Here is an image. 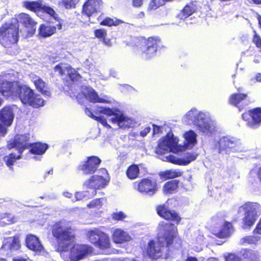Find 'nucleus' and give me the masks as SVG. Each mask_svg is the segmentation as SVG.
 Listing matches in <instances>:
<instances>
[{"instance_id": "obj_1", "label": "nucleus", "mask_w": 261, "mask_h": 261, "mask_svg": "<svg viewBox=\"0 0 261 261\" xmlns=\"http://www.w3.org/2000/svg\"><path fill=\"white\" fill-rule=\"evenodd\" d=\"M176 228L173 224L164 221L160 222L157 240L149 241L144 251V254L153 259L161 257L167 258L170 246L176 237Z\"/></svg>"}, {"instance_id": "obj_2", "label": "nucleus", "mask_w": 261, "mask_h": 261, "mask_svg": "<svg viewBox=\"0 0 261 261\" xmlns=\"http://www.w3.org/2000/svg\"><path fill=\"white\" fill-rule=\"evenodd\" d=\"M0 92L2 94L12 99L19 98L25 105L33 108H39L44 105L41 96L34 93L33 90L18 82H11L6 76H0Z\"/></svg>"}, {"instance_id": "obj_3", "label": "nucleus", "mask_w": 261, "mask_h": 261, "mask_svg": "<svg viewBox=\"0 0 261 261\" xmlns=\"http://www.w3.org/2000/svg\"><path fill=\"white\" fill-rule=\"evenodd\" d=\"M52 234L57 240L59 251L67 250L72 246L74 236L70 222L62 220L56 222L52 227Z\"/></svg>"}, {"instance_id": "obj_4", "label": "nucleus", "mask_w": 261, "mask_h": 261, "mask_svg": "<svg viewBox=\"0 0 261 261\" xmlns=\"http://www.w3.org/2000/svg\"><path fill=\"white\" fill-rule=\"evenodd\" d=\"M96 114H103L108 116H112L110 122L116 125L118 128H128L133 127L135 122L134 119L121 113L117 109H111L107 107H99L95 110Z\"/></svg>"}, {"instance_id": "obj_5", "label": "nucleus", "mask_w": 261, "mask_h": 261, "mask_svg": "<svg viewBox=\"0 0 261 261\" xmlns=\"http://www.w3.org/2000/svg\"><path fill=\"white\" fill-rule=\"evenodd\" d=\"M260 206L257 203L246 202L239 208V213H244L242 227L250 229L255 223L260 214Z\"/></svg>"}, {"instance_id": "obj_6", "label": "nucleus", "mask_w": 261, "mask_h": 261, "mask_svg": "<svg viewBox=\"0 0 261 261\" xmlns=\"http://www.w3.org/2000/svg\"><path fill=\"white\" fill-rule=\"evenodd\" d=\"M19 25L16 20H12L0 28L1 42L5 47H10L18 39Z\"/></svg>"}, {"instance_id": "obj_7", "label": "nucleus", "mask_w": 261, "mask_h": 261, "mask_svg": "<svg viewBox=\"0 0 261 261\" xmlns=\"http://www.w3.org/2000/svg\"><path fill=\"white\" fill-rule=\"evenodd\" d=\"M93 248L88 245L75 244L67 250H61V256L65 261H79L92 253Z\"/></svg>"}, {"instance_id": "obj_8", "label": "nucleus", "mask_w": 261, "mask_h": 261, "mask_svg": "<svg viewBox=\"0 0 261 261\" xmlns=\"http://www.w3.org/2000/svg\"><path fill=\"white\" fill-rule=\"evenodd\" d=\"M214 149L219 153L223 151L227 153L232 152H242L245 148L241 140L231 136H223L219 141L215 143Z\"/></svg>"}, {"instance_id": "obj_9", "label": "nucleus", "mask_w": 261, "mask_h": 261, "mask_svg": "<svg viewBox=\"0 0 261 261\" xmlns=\"http://www.w3.org/2000/svg\"><path fill=\"white\" fill-rule=\"evenodd\" d=\"M84 96L86 99L91 102L93 103H112L113 99L110 98L107 95H103L99 97L96 92L91 87L87 86H83L81 88V93H79L76 95V98L79 103H82V100Z\"/></svg>"}, {"instance_id": "obj_10", "label": "nucleus", "mask_w": 261, "mask_h": 261, "mask_svg": "<svg viewBox=\"0 0 261 261\" xmlns=\"http://www.w3.org/2000/svg\"><path fill=\"white\" fill-rule=\"evenodd\" d=\"M178 139L174 137L172 133H168L159 141L155 152L158 154H165L167 151L178 152Z\"/></svg>"}, {"instance_id": "obj_11", "label": "nucleus", "mask_w": 261, "mask_h": 261, "mask_svg": "<svg viewBox=\"0 0 261 261\" xmlns=\"http://www.w3.org/2000/svg\"><path fill=\"white\" fill-rule=\"evenodd\" d=\"M160 42L159 37H151L145 40L141 46L142 58L148 59L153 57Z\"/></svg>"}, {"instance_id": "obj_12", "label": "nucleus", "mask_w": 261, "mask_h": 261, "mask_svg": "<svg viewBox=\"0 0 261 261\" xmlns=\"http://www.w3.org/2000/svg\"><path fill=\"white\" fill-rule=\"evenodd\" d=\"M206 112H202L196 108H192L183 116L182 120L186 124L194 125L197 127L202 120L206 118Z\"/></svg>"}, {"instance_id": "obj_13", "label": "nucleus", "mask_w": 261, "mask_h": 261, "mask_svg": "<svg viewBox=\"0 0 261 261\" xmlns=\"http://www.w3.org/2000/svg\"><path fill=\"white\" fill-rule=\"evenodd\" d=\"M14 114L12 108L10 106L4 107L0 111V136L4 137L7 132V127L10 126L13 121Z\"/></svg>"}, {"instance_id": "obj_14", "label": "nucleus", "mask_w": 261, "mask_h": 261, "mask_svg": "<svg viewBox=\"0 0 261 261\" xmlns=\"http://www.w3.org/2000/svg\"><path fill=\"white\" fill-rule=\"evenodd\" d=\"M247 125L251 128L256 129L261 125V108H256L244 113L242 115Z\"/></svg>"}, {"instance_id": "obj_15", "label": "nucleus", "mask_w": 261, "mask_h": 261, "mask_svg": "<svg viewBox=\"0 0 261 261\" xmlns=\"http://www.w3.org/2000/svg\"><path fill=\"white\" fill-rule=\"evenodd\" d=\"M100 162L101 160L98 157L90 156L87 158L86 161L80 163L78 169L82 171L84 175L92 174L96 171Z\"/></svg>"}, {"instance_id": "obj_16", "label": "nucleus", "mask_w": 261, "mask_h": 261, "mask_svg": "<svg viewBox=\"0 0 261 261\" xmlns=\"http://www.w3.org/2000/svg\"><path fill=\"white\" fill-rule=\"evenodd\" d=\"M197 128L200 132L207 137H212L217 132V123L211 119L209 113L206 115V118L202 120Z\"/></svg>"}, {"instance_id": "obj_17", "label": "nucleus", "mask_w": 261, "mask_h": 261, "mask_svg": "<svg viewBox=\"0 0 261 261\" xmlns=\"http://www.w3.org/2000/svg\"><path fill=\"white\" fill-rule=\"evenodd\" d=\"M24 6L27 9L35 12L40 11L45 12L53 17L55 20L59 21V17L58 14L52 8L49 6L42 5L39 3L36 2H25L24 3Z\"/></svg>"}, {"instance_id": "obj_18", "label": "nucleus", "mask_w": 261, "mask_h": 261, "mask_svg": "<svg viewBox=\"0 0 261 261\" xmlns=\"http://www.w3.org/2000/svg\"><path fill=\"white\" fill-rule=\"evenodd\" d=\"M135 187L139 192L149 195H153L157 191L156 182L148 178L142 179L135 184Z\"/></svg>"}, {"instance_id": "obj_19", "label": "nucleus", "mask_w": 261, "mask_h": 261, "mask_svg": "<svg viewBox=\"0 0 261 261\" xmlns=\"http://www.w3.org/2000/svg\"><path fill=\"white\" fill-rule=\"evenodd\" d=\"M54 70L61 75H68L72 81H79L82 77L75 69L68 64L60 63L55 67Z\"/></svg>"}, {"instance_id": "obj_20", "label": "nucleus", "mask_w": 261, "mask_h": 261, "mask_svg": "<svg viewBox=\"0 0 261 261\" xmlns=\"http://www.w3.org/2000/svg\"><path fill=\"white\" fill-rule=\"evenodd\" d=\"M109 180L103 176L98 175H93L86 180L83 186L86 188L92 189V190L104 188L108 184Z\"/></svg>"}, {"instance_id": "obj_21", "label": "nucleus", "mask_w": 261, "mask_h": 261, "mask_svg": "<svg viewBox=\"0 0 261 261\" xmlns=\"http://www.w3.org/2000/svg\"><path fill=\"white\" fill-rule=\"evenodd\" d=\"M197 155L194 153H187L185 157L178 158L173 155L168 154L163 156L161 159L163 161H167L179 165H186L196 159Z\"/></svg>"}, {"instance_id": "obj_22", "label": "nucleus", "mask_w": 261, "mask_h": 261, "mask_svg": "<svg viewBox=\"0 0 261 261\" xmlns=\"http://www.w3.org/2000/svg\"><path fill=\"white\" fill-rule=\"evenodd\" d=\"M29 135H17L13 142V144L9 145V148L14 147L18 150V152L21 154L23 150L28 148L31 144L29 142Z\"/></svg>"}, {"instance_id": "obj_23", "label": "nucleus", "mask_w": 261, "mask_h": 261, "mask_svg": "<svg viewBox=\"0 0 261 261\" xmlns=\"http://www.w3.org/2000/svg\"><path fill=\"white\" fill-rule=\"evenodd\" d=\"M102 6L100 0H88L84 5L83 12L88 16L100 11Z\"/></svg>"}, {"instance_id": "obj_24", "label": "nucleus", "mask_w": 261, "mask_h": 261, "mask_svg": "<svg viewBox=\"0 0 261 261\" xmlns=\"http://www.w3.org/2000/svg\"><path fill=\"white\" fill-rule=\"evenodd\" d=\"M16 20L17 23L20 22L23 24L27 28H29V32L31 34H34L36 30V22L28 14L26 13H21L17 16Z\"/></svg>"}, {"instance_id": "obj_25", "label": "nucleus", "mask_w": 261, "mask_h": 261, "mask_svg": "<svg viewBox=\"0 0 261 261\" xmlns=\"http://www.w3.org/2000/svg\"><path fill=\"white\" fill-rule=\"evenodd\" d=\"M27 246L37 253H44V248L41 244L39 239L35 236L28 235L25 240Z\"/></svg>"}, {"instance_id": "obj_26", "label": "nucleus", "mask_w": 261, "mask_h": 261, "mask_svg": "<svg viewBox=\"0 0 261 261\" xmlns=\"http://www.w3.org/2000/svg\"><path fill=\"white\" fill-rule=\"evenodd\" d=\"M156 211L159 215L166 220L178 222L180 218L174 211L168 209L164 205L158 206Z\"/></svg>"}, {"instance_id": "obj_27", "label": "nucleus", "mask_w": 261, "mask_h": 261, "mask_svg": "<svg viewBox=\"0 0 261 261\" xmlns=\"http://www.w3.org/2000/svg\"><path fill=\"white\" fill-rule=\"evenodd\" d=\"M112 238L115 243L119 244L129 241L131 239L129 234L121 228L115 229L113 230Z\"/></svg>"}, {"instance_id": "obj_28", "label": "nucleus", "mask_w": 261, "mask_h": 261, "mask_svg": "<svg viewBox=\"0 0 261 261\" xmlns=\"http://www.w3.org/2000/svg\"><path fill=\"white\" fill-rule=\"evenodd\" d=\"M20 244L17 237H9L4 239L2 248L6 250L16 251L20 248Z\"/></svg>"}, {"instance_id": "obj_29", "label": "nucleus", "mask_w": 261, "mask_h": 261, "mask_svg": "<svg viewBox=\"0 0 261 261\" xmlns=\"http://www.w3.org/2000/svg\"><path fill=\"white\" fill-rule=\"evenodd\" d=\"M97 242L95 245V247L100 250H107L111 247V242L110 237L108 234L102 232V234L98 238Z\"/></svg>"}, {"instance_id": "obj_30", "label": "nucleus", "mask_w": 261, "mask_h": 261, "mask_svg": "<svg viewBox=\"0 0 261 261\" xmlns=\"http://www.w3.org/2000/svg\"><path fill=\"white\" fill-rule=\"evenodd\" d=\"M31 80L39 91L46 96H50V92L47 90L45 83L37 75H33Z\"/></svg>"}, {"instance_id": "obj_31", "label": "nucleus", "mask_w": 261, "mask_h": 261, "mask_svg": "<svg viewBox=\"0 0 261 261\" xmlns=\"http://www.w3.org/2000/svg\"><path fill=\"white\" fill-rule=\"evenodd\" d=\"M238 92H240L241 90L240 88L238 89ZM247 94L243 93H233L230 95L229 98V102L236 107L239 108L240 111L242 108L239 106L241 102L243 101L246 97Z\"/></svg>"}, {"instance_id": "obj_32", "label": "nucleus", "mask_w": 261, "mask_h": 261, "mask_svg": "<svg viewBox=\"0 0 261 261\" xmlns=\"http://www.w3.org/2000/svg\"><path fill=\"white\" fill-rule=\"evenodd\" d=\"M233 229L232 224L229 222H225L222 227L218 231H216V235L220 238H224L229 236Z\"/></svg>"}, {"instance_id": "obj_33", "label": "nucleus", "mask_w": 261, "mask_h": 261, "mask_svg": "<svg viewBox=\"0 0 261 261\" xmlns=\"http://www.w3.org/2000/svg\"><path fill=\"white\" fill-rule=\"evenodd\" d=\"M103 231L100 230L98 228H94L92 229H89L87 231L86 238L87 240L94 246L97 242L98 238L102 234Z\"/></svg>"}, {"instance_id": "obj_34", "label": "nucleus", "mask_w": 261, "mask_h": 261, "mask_svg": "<svg viewBox=\"0 0 261 261\" xmlns=\"http://www.w3.org/2000/svg\"><path fill=\"white\" fill-rule=\"evenodd\" d=\"M243 257L249 261H260V255L255 250L245 249L242 252Z\"/></svg>"}, {"instance_id": "obj_35", "label": "nucleus", "mask_w": 261, "mask_h": 261, "mask_svg": "<svg viewBox=\"0 0 261 261\" xmlns=\"http://www.w3.org/2000/svg\"><path fill=\"white\" fill-rule=\"evenodd\" d=\"M96 194L95 190H92L91 192L89 191L77 192L75 193L74 197L71 199L72 201L82 200L85 199H89L93 197Z\"/></svg>"}, {"instance_id": "obj_36", "label": "nucleus", "mask_w": 261, "mask_h": 261, "mask_svg": "<svg viewBox=\"0 0 261 261\" xmlns=\"http://www.w3.org/2000/svg\"><path fill=\"white\" fill-rule=\"evenodd\" d=\"M47 148L48 145L46 144L35 143L31 145V148L29 151L33 154L42 155L45 152Z\"/></svg>"}, {"instance_id": "obj_37", "label": "nucleus", "mask_w": 261, "mask_h": 261, "mask_svg": "<svg viewBox=\"0 0 261 261\" xmlns=\"http://www.w3.org/2000/svg\"><path fill=\"white\" fill-rule=\"evenodd\" d=\"M197 134L193 130H190L184 134V138L187 145L192 147L197 143Z\"/></svg>"}, {"instance_id": "obj_38", "label": "nucleus", "mask_w": 261, "mask_h": 261, "mask_svg": "<svg viewBox=\"0 0 261 261\" xmlns=\"http://www.w3.org/2000/svg\"><path fill=\"white\" fill-rule=\"evenodd\" d=\"M195 11V8L193 4L187 5L182 11L178 14V17L184 19L191 15Z\"/></svg>"}, {"instance_id": "obj_39", "label": "nucleus", "mask_w": 261, "mask_h": 261, "mask_svg": "<svg viewBox=\"0 0 261 261\" xmlns=\"http://www.w3.org/2000/svg\"><path fill=\"white\" fill-rule=\"evenodd\" d=\"M105 198L95 199L87 204V207L93 210L94 211H99L106 202Z\"/></svg>"}, {"instance_id": "obj_40", "label": "nucleus", "mask_w": 261, "mask_h": 261, "mask_svg": "<svg viewBox=\"0 0 261 261\" xmlns=\"http://www.w3.org/2000/svg\"><path fill=\"white\" fill-rule=\"evenodd\" d=\"M56 30L55 27L42 24L39 28V34L42 37H46L52 35Z\"/></svg>"}, {"instance_id": "obj_41", "label": "nucleus", "mask_w": 261, "mask_h": 261, "mask_svg": "<svg viewBox=\"0 0 261 261\" xmlns=\"http://www.w3.org/2000/svg\"><path fill=\"white\" fill-rule=\"evenodd\" d=\"M178 181L173 180L166 182L163 187V191L166 194H171L176 191L178 188Z\"/></svg>"}, {"instance_id": "obj_42", "label": "nucleus", "mask_w": 261, "mask_h": 261, "mask_svg": "<svg viewBox=\"0 0 261 261\" xmlns=\"http://www.w3.org/2000/svg\"><path fill=\"white\" fill-rule=\"evenodd\" d=\"M22 158L21 154H16L14 153H10L4 158V161L7 166L10 169H13L12 166L17 160H19Z\"/></svg>"}, {"instance_id": "obj_43", "label": "nucleus", "mask_w": 261, "mask_h": 261, "mask_svg": "<svg viewBox=\"0 0 261 261\" xmlns=\"http://www.w3.org/2000/svg\"><path fill=\"white\" fill-rule=\"evenodd\" d=\"M85 113L87 116L99 122L104 126L108 128H111V126L107 123L106 119L103 116H97L94 115L91 111L88 108H86L85 109Z\"/></svg>"}, {"instance_id": "obj_44", "label": "nucleus", "mask_w": 261, "mask_h": 261, "mask_svg": "<svg viewBox=\"0 0 261 261\" xmlns=\"http://www.w3.org/2000/svg\"><path fill=\"white\" fill-rule=\"evenodd\" d=\"M261 238L258 236H249L243 238L241 242L243 245H257L260 241Z\"/></svg>"}, {"instance_id": "obj_45", "label": "nucleus", "mask_w": 261, "mask_h": 261, "mask_svg": "<svg viewBox=\"0 0 261 261\" xmlns=\"http://www.w3.org/2000/svg\"><path fill=\"white\" fill-rule=\"evenodd\" d=\"M14 217L11 214L2 213L0 214V225L4 226L14 222Z\"/></svg>"}, {"instance_id": "obj_46", "label": "nucleus", "mask_w": 261, "mask_h": 261, "mask_svg": "<svg viewBox=\"0 0 261 261\" xmlns=\"http://www.w3.org/2000/svg\"><path fill=\"white\" fill-rule=\"evenodd\" d=\"M139 174V169L137 165H132L128 167L126 171L127 177L131 179L137 178Z\"/></svg>"}, {"instance_id": "obj_47", "label": "nucleus", "mask_w": 261, "mask_h": 261, "mask_svg": "<svg viewBox=\"0 0 261 261\" xmlns=\"http://www.w3.org/2000/svg\"><path fill=\"white\" fill-rule=\"evenodd\" d=\"M182 172L179 170H167L162 173V176L167 178H173L181 176Z\"/></svg>"}, {"instance_id": "obj_48", "label": "nucleus", "mask_w": 261, "mask_h": 261, "mask_svg": "<svg viewBox=\"0 0 261 261\" xmlns=\"http://www.w3.org/2000/svg\"><path fill=\"white\" fill-rule=\"evenodd\" d=\"M120 20L116 18L114 19L110 18H107L101 22V24L103 25H108L111 27L112 25H117L120 23Z\"/></svg>"}, {"instance_id": "obj_49", "label": "nucleus", "mask_w": 261, "mask_h": 261, "mask_svg": "<svg viewBox=\"0 0 261 261\" xmlns=\"http://www.w3.org/2000/svg\"><path fill=\"white\" fill-rule=\"evenodd\" d=\"M254 35L252 39V42L255 44L256 46L259 49L261 53V37L257 34L256 31H253Z\"/></svg>"}, {"instance_id": "obj_50", "label": "nucleus", "mask_w": 261, "mask_h": 261, "mask_svg": "<svg viewBox=\"0 0 261 261\" xmlns=\"http://www.w3.org/2000/svg\"><path fill=\"white\" fill-rule=\"evenodd\" d=\"M126 217V215L122 212H117L112 214V219L117 221H122Z\"/></svg>"}, {"instance_id": "obj_51", "label": "nucleus", "mask_w": 261, "mask_h": 261, "mask_svg": "<svg viewBox=\"0 0 261 261\" xmlns=\"http://www.w3.org/2000/svg\"><path fill=\"white\" fill-rule=\"evenodd\" d=\"M60 3L62 4L66 9L74 8L75 5L73 0H61Z\"/></svg>"}, {"instance_id": "obj_52", "label": "nucleus", "mask_w": 261, "mask_h": 261, "mask_svg": "<svg viewBox=\"0 0 261 261\" xmlns=\"http://www.w3.org/2000/svg\"><path fill=\"white\" fill-rule=\"evenodd\" d=\"M95 36L100 39H103L107 36V32L105 30H96L94 32Z\"/></svg>"}, {"instance_id": "obj_53", "label": "nucleus", "mask_w": 261, "mask_h": 261, "mask_svg": "<svg viewBox=\"0 0 261 261\" xmlns=\"http://www.w3.org/2000/svg\"><path fill=\"white\" fill-rule=\"evenodd\" d=\"M225 260L226 261H242L240 257L233 254H230L225 257Z\"/></svg>"}, {"instance_id": "obj_54", "label": "nucleus", "mask_w": 261, "mask_h": 261, "mask_svg": "<svg viewBox=\"0 0 261 261\" xmlns=\"http://www.w3.org/2000/svg\"><path fill=\"white\" fill-rule=\"evenodd\" d=\"M150 130L151 127L149 126L145 127L140 132V136L143 137H145L150 132Z\"/></svg>"}, {"instance_id": "obj_55", "label": "nucleus", "mask_w": 261, "mask_h": 261, "mask_svg": "<svg viewBox=\"0 0 261 261\" xmlns=\"http://www.w3.org/2000/svg\"><path fill=\"white\" fill-rule=\"evenodd\" d=\"M152 3L153 5L157 7L164 4L165 1L164 0H152Z\"/></svg>"}, {"instance_id": "obj_56", "label": "nucleus", "mask_w": 261, "mask_h": 261, "mask_svg": "<svg viewBox=\"0 0 261 261\" xmlns=\"http://www.w3.org/2000/svg\"><path fill=\"white\" fill-rule=\"evenodd\" d=\"M253 232L254 233L261 234V218Z\"/></svg>"}, {"instance_id": "obj_57", "label": "nucleus", "mask_w": 261, "mask_h": 261, "mask_svg": "<svg viewBox=\"0 0 261 261\" xmlns=\"http://www.w3.org/2000/svg\"><path fill=\"white\" fill-rule=\"evenodd\" d=\"M143 0H133V5L134 7H139L142 6Z\"/></svg>"}, {"instance_id": "obj_58", "label": "nucleus", "mask_w": 261, "mask_h": 261, "mask_svg": "<svg viewBox=\"0 0 261 261\" xmlns=\"http://www.w3.org/2000/svg\"><path fill=\"white\" fill-rule=\"evenodd\" d=\"M252 82H254V80H255L256 82H261V73H257L255 78H252L251 80Z\"/></svg>"}, {"instance_id": "obj_59", "label": "nucleus", "mask_w": 261, "mask_h": 261, "mask_svg": "<svg viewBox=\"0 0 261 261\" xmlns=\"http://www.w3.org/2000/svg\"><path fill=\"white\" fill-rule=\"evenodd\" d=\"M153 134H158L160 131V127L157 125H153Z\"/></svg>"}, {"instance_id": "obj_60", "label": "nucleus", "mask_w": 261, "mask_h": 261, "mask_svg": "<svg viewBox=\"0 0 261 261\" xmlns=\"http://www.w3.org/2000/svg\"><path fill=\"white\" fill-rule=\"evenodd\" d=\"M103 42L107 46H110L112 45L110 40L106 39V37L103 39Z\"/></svg>"}, {"instance_id": "obj_61", "label": "nucleus", "mask_w": 261, "mask_h": 261, "mask_svg": "<svg viewBox=\"0 0 261 261\" xmlns=\"http://www.w3.org/2000/svg\"><path fill=\"white\" fill-rule=\"evenodd\" d=\"M63 195L67 198H71L72 197V194L68 192H64Z\"/></svg>"}, {"instance_id": "obj_62", "label": "nucleus", "mask_w": 261, "mask_h": 261, "mask_svg": "<svg viewBox=\"0 0 261 261\" xmlns=\"http://www.w3.org/2000/svg\"><path fill=\"white\" fill-rule=\"evenodd\" d=\"M250 3L255 4H261V0H248Z\"/></svg>"}, {"instance_id": "obj_63", "label": "nucleus", "mask_w": 261, "mask_h": 261, "mask_svg": "<svg viewBox=\"0 0 261 261\" xmlns=\"http://www.w3.org/2000/svg\"><path fill=\"white\" fill-rule=\"evenodd\" d=\"M13 261H27L25 258L22 257H17L13 259Z\"/></svg>"}, {"instance_id": "obj_64", "label": "nucleus", "mask_w": 261, "mask_h": 261, "mask_svg": "<svg viewBox=\"0 0 261 261\" xmlns=\"http://www.w3.org/2000/svg\"><path fill=\"white\" fill-rule=\"evenodd\" d=\"M186 261H197V259L194 257H188Z\"/></svg>"}]
</instances>
